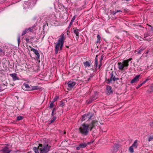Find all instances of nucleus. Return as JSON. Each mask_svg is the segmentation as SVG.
I'll return each instance as SVG.
<instances>
[{
  "mask_svg": "<svg viewBox=\"0 0 153 153\" xmlns=\"http://www.w3.org/2000/svg\"><path fill=\"white\" fill-rule=\"evenodd\" d=\"M1 52H2L3 55H4L5 51H3V50L1 48H0V53Z\"/></svg>",
  "mask_w": 153,
  "mask_h": 153,
  "instance_id": "obj_36",
  "label": "nucleus"
},
{
  "mask_svg": "<svg viewBox=\"0 0 153 153\" xmlns=\"http://www.w3.org/2000/svg\"><path fill=\"white\" fill-rule=\"evenodd\" d=\"M97 56L96 55V58L95 59V64L94 65V66L95 68H97V65H98V60L97 58Z\"/></svg>",
  "mask_w": 153,
  "mask_h": 153,
  "instance_id": "obj_18",
  "label": "nucleus"
},
{
  "mask_svg": "<svg viewBox=\"0 0 153 153\" xmlns=\"http://www.w3.org/2000/svg\"><path fill=\"white\" fill-rule=\"evenodd\" d=\"M65 39L64 34L63 33L61 34L58 39L57 43L55 45V54H57L59 51L62 50Z\"/></svg>",
  "mask_w": 153,
  "mask_h": 153,
  "instance_id": "obj_2",
  "label": "nucleus"
},
{
  "mask_svg": "<svg viewBox=\"0 0 153 153\" xmlns=\"http://www.w3.org/2000/svg\"><path fill=\"white\" fill-rule=\"evenodd\" d=\"M129 151L131 153H133L134 152L133 147L131 146L129 148Z\"/></svg>",
  "mask_w": 153,
  "mask_h": 153,
  "instance_id": "obj_26",
  "label": "nucleus"
},
{
  "mask_svg": "<svg viewBox=\"0 0 153 153\" xmlns=\"http://www.w3.org/2000/svg\"><path fill=\"white\" fill-rule=\"evenodd\" d=\"M38 147L40 153H46L50 151L51 146L47 143H45L39 144Z\"/></svg>",
  "mask_w": 153,
  "mask_h": 153,
  "instance_id": "obj_3",
  "label": "nucleus"
},
{
  "mask_svg": "<svg viewBox=\"0 0 153 153\" xmlns=\"http://www.w3.org/2000/svg\"><path fill=\"white\" fill-rule=\"evenodd\" d=\"M23 118V117L21 116H19L17 117V119L18 120H22Z\"/></svg>",
  "mask_w": 153,
  "mask_h": 153,
  "instance_id": "obj_28",
  "label": "nucleus"
},
{
  "mask_svg": "<svg viewBox=\"0 0 153 153\" xmlns=\"http://www.w3.org/2000/svg\"><path fill=\"white\" fill-rule=\"evenodd\" d=\"M129 0H126V1H128Z\"/></svg>",
  "mask_w": 153,
  "mask_h": 153,
  "instance_id": "obj_54",
  "label": "nucleus"
},
{
  "mask_svg": "<svg viewBox=\"0 0 153 153\" xmlns=\"http://www.w3.org/2000/svg\"><path fill=\"white\" fill-rule=\"evenodd\" d=\"M10 75L13 78V81L19 80V78L17 76V74H16L13 73L10 74Z\"/></svg>",
  "mask_w": 153,
  "mask_h": 153,
  "instance_id": "obj_9",
  "label": "nucleus"
},
{
  "mask_svg": "<svg viewBox=\"0 0 153 153\" xmlns=\"http://www.w3.org/2000/svg\"><path fill=\"white\" fill-rule=\"evenodd\" d=\"M9 153H10V152Z\"/></svg>",
  "mask_w": 153,
  "mask_h": 153,
  "instance_id": "obj_57",
  "label": "nucleus"
},
{
  "mask_svg": "<svg viewBox=\"0 0 153 153\" xmlns=\"http://www.w3.org/2000/svg\"><path fill=\"white\" fill-rule=\"evenodd\" d=\"M35 27V26L33 25L31 27H30L28 28H27L26 29L27 30V31L29 30L30 32H32L33 31V29Z\"/></svg>",
  "mask_w": 153,
  "mask_h": 153,
  "instance_id": "obj_23",
  "label": "nucleus"
},
{
  "mask_svg": "<svg viewBox=\"0 0 153 153\" xmlns=\"http://www.w3.org/2000/svg\"><path fill=\"white\" fill-rule=\"evenodd\" d=\"M97 98V97H96L95 95L92 96L91 97L90 99V100L89 102L88 103H91L92 101L95 100H96Z\"/></svg>",
  "mask_w": 153,
  "mask_h": 153,
  "instance_id": "obj_16",
  "label": "nucleus"
},
{
  "mask_svg": "<svg viewBox=\"0 0 153 153\" xmlns=\"http://www.w3.org/2000/svg\"><path fill=\"white\" fill-rule=\"evenodd\" d=\"M29 47L30 48H31V47H30V46H29Z\"/></svg>",
  "mask_w": 153,
  "mask_h": 153,
  "instance_id": "obj_52",
  "label": "nucleus"
},
{
  "mask_svg": "<svg viewBox=\"0 0 153 153\" xmlns=\"http://www.w3.org/2000/svg\"><path fill=\"white\" fill-rule=\"evenodd\" d=\"M31 51H33L36 55V58L37 60H38V59L39 58L40 55L38 50L33 48H32Z\"/></svg>",
  "mask_w": 153,
  "mask_h": 153,
  "instance_id": "obj_8",
  "label": "nucleus"
},
{
  "mask_svg": "<svg viewBox=\"0 0 153 153\" xmlns=\"http://www.w3.org/2000/svg\"><path fill=\"white\" fill-rule=\"evenodd\" d=\"M58 98L57 97H55L54 98V99L53 101H54V102H55L57 100Z\"/></svg>",
  "mask_w": 153,
  "mask_h": 153,
  "instance_id": "obj_43",
  "label": "nucleus"
},
{
  "mask_svg": "<svg viewBox=\"0 0 153 153\" xmlns=\"http://www.w3.org/2000/svg\"><path fill=\"white\" fill-rule=\"evenodd\" d=\"M137 140H135L131 146L133 147H134L136 149L137 146Z\"/></svg>",
  "mask_w": 153,
  "mask_h": 153,
  "instance_id": "obj_20",
  "label": "nucleus"
},
{
  "mask_svg": "<svg viewBox=\"0 0 153 153\" xmlns=\"http://www.w3.org/2000/svg\"><path fill=\"white\" fill-rule=\"evenodd\" d=\"M76 18V16H74L73 18H72V19L71 20V21H72L73 22H74V20H75Z\"/></svg>",
  "mask_w": 153,
  "mask_h": 153,
  "instance_id": "obj_37",
  "label": "nucleus"
},
{
  "mask_svg": "<svg viewBox=\"0 0 153 153\" xmlns=\"http://www.w3.org/2000/svg\"><path fill=\"white\" fill-rule=\"evenodd\" d=\"M39 89V87L38 86H31V91L36 90Z\"/></svg>",
  "mask_w": 153,
  "mask_h": 153,
  "instance_id": "obj_21",
  "label": "nucleus"
},
{
  "mask_svg": "<svg viewBox=\"0 0 153 153\" xmlns=\"http://www.w3.org/2000/svg\"><path fill=\"white\" fill-rule=\"evenodd\" d=\"M142 83L139 85L137 86V88H140V87L142 85Z\"/></svg>",
  "mask_w": 153,
  "mask_h": 153,
  "instance_id": "obj_42",
  "label": "nucleus"
},
{
  "mask_svg": "<svg viewBox=\"0 0 153 153\" xmlns=\"http://www.w3.org/2000/svg\"><path fill=\"white\" fill-rule=\"evenodd\" d=\"M80 148H81L79 147V146L76 147V149L77 150H79Z\"/></svg>",
  "mask_w": 153,
  "mask_h": 153,
  "instance_id": "obj_40",
  "label": "nucleus"
},
{
  "mask_svg": "<svg viewBox=\"0 0 153 153\" xmlns=\"http://www.w3.org/2000/svg\"><path fill=\"white\" fill-rule=\"evenodd\" d=\"M74 29V33L76 35V38L77 40L78 38H79V31L78 29H74V28H73Z\"/></svg>",
  "mask_w": 153,
  "mask_h": 153,
  "instance_id": "obj_15",
  "label": "nucleus"
},
{
  "mask_svg": "<svg viewBox=\"0 0 153 153\" xmlns=\"http://www.w3.org/2000/svg\"><path fill=\"white\" fill-rule=\"evenodd\" d=\"M55 110H56L55 108H54L53 109V110H52V114H52V116H53V115H54V111Z\"/></svg>",
  "mask_w": 153,
  "mask_h": 153,
  "instance_id": "obj_38",
  "label": "nucleus"
},
{
  "mask_svg": "<svg viewBox=\"0 0 153 153\" xmlns=\"http://www.w3.org/2000/svg\"><path fill=\"white\" fill-rule=\"evenodd\" d=\"M54 101H52L51 102V103L50 105V107L51 108H52L54 106Z\"/></svg>",
  "mask_w": 153,
  "mask_h": 153,
  "instance_id": "obj_30",
  "label": "nucleus"
},
{
  "mask_svg": "<svg viewBox=\"0 0 153 153\" xmlns=\"http://www.w3.org/2000/svg\"><path fill=\"white\" fill-rule=\"evenodd\" d=\"M30 39H34V37H31V38Z\"/></svg>",
  "mask_w": 153,
  "mask_h": 153,
  "instance_id": "obj_48",
  "label": "nucleus"
},
{
  "mask_svg": "<svg viewBox=\"0 0 153 153\" xmlns=\"http://www.w3.org/2000/svg\"><path fill=\"white\" fill-rule=\"evenodd\" d=\"M144 38H146L147 37H148V36H149L150 34L149 33H147L144 34Z\"/></svg>",
  "mask_w": 153,
  "mask_h": 153,
  "instance_id": "obj_33",
  "label": "nucleus"
},
{
  "mask_svg": "<svg viewBox=\"0 0 153 153\" xmlns=\"http://www.w3.org/2000/svg\"><path fill=\"white\" fill-rule=\"evenodd\" d=\"M149 27H152L150 25H149Z\"/></svg>",
  "mask_w": 153,
  "mask_h": 153,
  "instance_id": "obj_50",
  "label": "nucleus"
},
{
  "mask_svg": "<svg viewBox=\"0 0 153 153\" xmlns=\"http://www.w3.org/2000/svg\"><path fill=\"white\" fill-rule=\"evenodd\" d=\"M140 76V75H138L136 76L131 81V83H135L139 81V78Z\"/></svg>",
  "mask_w": 153,
  "mask_h": 153,
  "instance_id": "obj_10",
  "label": "nucleus"
},
{
  "mask_svg": "<svg viewBox=\"0 0 153 153\" xmlns=\"http://www.w3.org/2000/svg\"><path fill=\"white\" fill-rule=\"evenodd\" d=\"M68 87L70 88H72L75 85L76 82H74L70 81L68 82Z\"/></svg>",
  "mask_w": 153,
  "mask_h": 153,
  "instance_id": "obj_12",
  "label": "nucleus"
},
{
  "mask_svg": "<svg viewBox=\"0 0 153 153\" xmlns=\"http://www.w3.org/2000/svg\"><path fill=\"white\" fill-rule=\"evenodd\" d=\"M93 116V115L91 114L90 113L85 114L82 116L81 118V121H83L86 119H88V120H90Z\"/></svg>",
  "mask_w": 153,
  "mask_h": 153,
  "instance_id": "obj_6",
  "label": "nucleus"
},
{
  "mask_svg": "<svg viewBox=\"0 0 153 153\" xmlns=\"http://www.w3.org/2000/svg\"><path fill=\"white\" fill-rule=\"evenodd\" d=\"M152 124H153V122H152Z\"/></svg>",
  "mask_w": 153,
  "mask_h": 153,
  "instance_id": "obj_56",
  "label": "nucleus"
},
{
  "mask_svg": "<svg viewBox=\"0 0 153 153\" xmlns=\"http://www.w3.org/2000/svg\"><path fill=\"white\" fill-rule=\"evenodd\" d=\"M3 153H9L11 152V150L9 149L6 146L4 148L1 150Z\"/></svg>",
  "mask_w": 153,
  "mask_h": 153,
  "instance_id": "obj_11",
  "label": "nucleus"
},
{
  "mask_svg": "<svg viewBox=\"0 0 153 153\" xmlns=\"http://www.w3.org/2000/svg\"><path fill=\"white\" fill-rule=\"evenodd\" d=\"M105 91L106 94L108 95H110L113 93L112 88L111 86L109 85H107L106 86Z\"/></svg>",
  "mask_w": 153,
  "mask_h": 153,
  "instance_id": "obj_7",
  "label": "nucleus"
},
{
  "mask_svg": "<svg viewBox=\"0 0 153 153\" xmlns=\"http://www.w3.org/2000/svg\"><path fill=\"white\" fill-rule=\"evenodd\" d=\"M97 40L96 42L97 43H98L99 42H100V41L101 39V37L99 35H97Z\"/></svg>",
  "mask_w": 153,
  "mask_h": 153,
  "instance_id": "obj_25",
  "label": "nucleus"
},
{
  "mask_svg": "<svg viewBox=\"0 0 153 153\" xmlns=\"http://www.w3.org/2000/svg\"><path fill=\"white\" fill-rule=\"evenodd\" d=\"M148 80V79H146L145 80V81H146V82Z\"/></svg>",
  "mask_w": 153,
  "mask_h": 153,
  "instance_id": "obj_51",
  "label": "nucleus"
},
{
  "mask_svg": "<svg viewBox=\"0 0 153 153\" xmlns=\"http://www.w3.org/2000/svg\"><path fill=\"white\" fill-rule=\"evenodd\" d=\"M152 29H153V27L151 28V29L152 30Z\"/></svg>",
  "mask_w": 153,
  "mask_h": 153,
  "instance_id": "obj_53",
  "label": "nucleus"
},
{
  "mask_svg": "<svg viewBox=\"0 0 153 153\" xmlns=\"http://www.w3.org/2000/svg\"><path fill=\"white\" fill-rule=\"evenodd\" d=\"M153 140V135L150 136L148 140V141L149 142Z\"/></svg>",
  "mask_w": 153,
  "mask_h": 153,
  "instance_id": "obj_29",
  "label": "nucleus"
},
{
  "mask_svg": "<svg viewBox=\"0 0 153 153\" xmlns=\"http://www.w3.org/2000/svg\"><path fill=\"white\" fill-rule=\"evenodd\" d=\"M103 59V57L102 56H101V57L100 62H101L102 61V60Z\"/></svg>",
  "mask_w": 153,
  "mask_h": 153,
  "instance_id": "obj_45",
  "label": "nucleus"
},
{
  "mask_svg": "<svg viewBox=\"0 0 153 153\" xmlns=\"http://www.w3.org/2000/svg\"><path fill=\"white\" fill-rule=\"evenodd\" d=\"M131 59H132L131 58H130V59H128L126 60H125L124 61H127L128 64L129 61H130Z\"/></svg>",
  "mask_w": 153,
  "mask_h": 153,
  "instance_id": "obj_41",
  "label": "nucleus"
},
{
  "mask_svg": "<svg viewBox=\"0 0 153 153\" xmlns=\"http://www.w3.org/2000/svg\"><path fill=\"white\" fill-rule=\"evenodd\" d=\"M79 145L81 148H83L87 146V144L85 143H81L79 144Z\"/></svg>",
  "mask_w": 153,
  "mask_h": 153,
  "instance_id": "obj_19",
  "label": "nucleus"
},
{
  "mask_svg": "<svg viewBox=\"0 0 153 153\" xmlns=\"http://www.w3.org/2000/svg\"><path fill=\"white\" fill-rule=\"evenodd\" d=\"M114 74L115 73L113 72H109V77L106 78V81L108 84L110 83L112 81H115L119 79L118 78H116Z\"/></svg>",
  "mask_w": 153,
  "mask_h": 153,
  "instance_id": "obj_4",
  "label": "nucleus"
},
{
  "mask_svg": "<svg viewBox=\"0 0 153 153\" xmlns=\"http://www.w3.org/2000/svg\"><path fill=\"white\" fill-rule=\"evenodd\" d=\"M92 77V76H91L90 77H89V78H88L87 79V80H86V81H89V80H90V78H91V77Z\"/></svg>",
  "mask_w": 153,
  "mask_h": 153,
  "instance_id": "obj_46",
  "label": "nucleus"
},
{
  "mask_svg": "<svg viewBox=\"0 0 153 153\" xmlns=\"http://www.w3.org/2000/svg\"><path fill=\"white\" fill-rule=\"evenodd\" d=\"M143 51V49H141L139 50H137V51H136L137 52V53L140 54L141 52Z\"/></svg>",
  "mask_w": 153,
  "mask_h": 153,
  "instance_id": "obj_31",
  "label": "nucleus"
},
{
  "mask_svg": "<svg viewBox=\"0 0 153 153\" xmlns=\"http://www.w3.org/2000/svg\"><path fill=\"white\" fill-rule=\"evenodd\" d=\"M97 123V121L94 120L89 124L82 123L79 128V133L83 136L87 135L89 134V130L91 131Z\"/></svg>",
  "mask_w": 153,
  "mask_h": 153,
  "instance_id": "obj_1",
  "label": "nucleus"
},
{
  "mask_svg": "<svg viewBox=\"0 0 153 153\" xmlns=\"http://www.w3.org/2000/svg\"><path fill=\"white\" fill-rule=\"evenodd\" d=\"M118 68L121 70H124L125 68L127 69V67L128 66L127 61H124L122 62H118Z\"/></svg>",
  "mask_w": 153,
  "mask_h": 153,
  "instance_id": "obj_5",
  "label": "nucleus"
},
{
  "mask_svg": "<svg viewBox=\"0 0 153 153\" xmlns=\"http://www.w3.org/2000/svg\"><path fill=\"white\" fill-rule=\"evenodd\" d=\"M56 117L55 116H53L50 121V123H53L56 119Z\"/></svg>",
  "mask_w": 153,
  "mask_h": 153,
  "instance_id": "obj_24",
  "label": "nucleus"
},
{
  "mask_svg": "<svg viewBox=\"0 0 153 153\" xmlns=\"http://www.w3.org/2000/svg\"><path fill=\"white\" fill-rule=\"evenodd\" d=\"M31 86H30L29 85L27 84L24 83L23 84V86L24 87L26 88V89L25 90L28 91H31Z\"/></svg>",
  "mask_w": 153,
  "mask_h": 153,
  "instance_id": "obj_13",
  "label": "nucleus"
},
{
  "mask_svg": "<svg viewBox=\"0 0 153 153\" xmlns=\"http://www.w3.org/2000/svg\"><path fill=\"white\" fill-rule=\"evenodd\" d=\"M20 37L19 36H18L17 38V41H18V45H19L20 42Z\"/></svg>",
  "mask_w": 153,
  "mask_h": 153,
  "instance_id": "obj_32",
  "label": "nucleus"
},
{
  "mask_svg": "<svg viewBox=\"0 0 153 153\" xmlns=\"http://www.w3.org/2000/svg\"><path fill=\"white\" fill-rule=\"evenodd\" d=\"M66 47L67 48H69V46H66Z\"/></svg>",
  "mask_w": 153,
  "mask_h": 153,
  "instance_id": "obj_49",
  "label": "nucleus"
},
{
  "mask_svg": "<svg viewBox=\"0 0 153 153\" xmlns=\"http://www.w3.org/2000/svg\"><path fill=\"white\" fill-rule=\"evenodd\" d=\"M25 40H26V41L27 42V43H30V42L29 41V39L28 38V37L26 38L25 39Z\"/></svg>",
  "mask_w": 153,
  "mask_h": 153,
  "instance_id": "obj_34",
  "label": "nucleus"
},
{
  "mask_svg": "<svg viewBox=\"0 0 153 153\" xmlns=\"http://www.w3.org/2000/svg\"><path fill=\"white\" fill-rule=\"evenodd\" d=\"M121 10H117V11H114V10H110L109 13L111 15H114L116 14V13L118 12H121Z\"/></svg>",
  "mask_w": 153,
  "mask_h": 153,
  "instance_id": "obj_14",
  "label": "nucleus"
},
{
  "mask_svg": "<svg viewBox=\"0 0 153 153\" xmlns=\"http://www.w3.org/2000/svg\"><path fill=\"white\" fill-rule=\"evenodd\" d=\"M64 105V102H61V104H60V106L61 107H62Z\"/></svg>",
  "mask_w": 153,
  "mask_h": 153,
  "instance_id": "obj_39",
  "label": "nucleus"
},
{
  "mask_svg": "<svg viewBox=\"0 0 153 153\" xmlns=\"http://www.w3.org/2000/svg\"><path fill=\"white\" fill-rule=\"evenodd\" d=\"M102 65V63L101 62H100V64L98 66H97V69H99L100 68L101 66Z\"/></svg>",
  "mask_w": 153,
  "mask_h": 153,
  "instance_id": "obj_35",
  "label": "nucleus"
},
{
  "mask_svg": "<svg viewBox=\"0 0 153 153\" xmlns=\"http://www.w3.org/2000/svg\"><path fill=\"white\" fill-rule=\"evenodd\" d=\"M27 32V30L26 29L25 30H24L23 31V32L22 33V36L24 35L25 34H26Z\"/></svg>",
  "mask_w": 153,
  "mask_h": 153,
  "instance_id": "obj_27",
  "label": "nucleus"
},
{
  "mask_svg": "<svg viewBox=\"0 0 153 153\" xmlns=\"http://www.w3.org/2000/svg\"><path fill=\"white\" fill-rule=\"evenodd\" d=\"M1 91V90L0 89V91Z\"/></svg>",
  "mask_w": 153,
  "mask_h": 153,
  "instance_id": "obj_55",
  "label": "nucleus"
},
{
  "mask_svg": "<svg viewBox=\"0 0 153 153\" xmlns=\"http://www.w3.org/2000/svg\"><path fill=\"white\" fill-rule=\"evenodd\" d=\"M83 64L85 68L89 67L91 66L90 63L88 61L84 62Z\"/></svg>",
  "mask_w": 153,
  "mask_h": 153,
  "instance_id": "obj_17",
  "label": "nucleus"
},
{
  "mask_svg": "<svg viewBox=\"0 0 153 153\" xmlns=\"http://www.w3.org/2000/svg\"><path fill=\"white\" fill-rule=\"evenodd\" d=\"M73 22H72V21H71V22H70V23L69 27H70L71 26Z\"/></svg>",
  "mask_w": 153,
  "mask_h": 153,
  "instance_id": "obj_44",
  "label": "nucleus"
},
{
  "mask_svg": "<svg viewBox=\"0 0 153 153\" xmlns=\"http://www.w3.org/2000/svg\"><path fill=\"white\" fill-rule=\"evenodd\" d=\"M35 153H39L38 149L36 147H34L33 149Z\"/></svg>",
  "mask_w": 153,
  "mask_h": 153,
  "instance_id": "obj_22",
  "label": "nucleus"
},
{
  "mask_svg": "<svg viewBox=\"0 0 153 153\" xmlns=\"http://www.w3.org/2000/svg\"><path fill=\"white\" fill-rule=\"evenodd\" d=\"M146 81H143L142 83V85L145 84L146 82Z\"/></svg>",
  "mask_w": 153,
  "mask_h": 153,
  "instance_id": "obj_47",
  "label": "nucleus"
}]
</instances>
